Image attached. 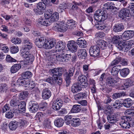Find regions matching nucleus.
I'll return each instance as SVG.
<instances>
[{"instance_id":"4468645a","label":"nucleus","mask_w":134,"mask_h":134,"mask_svg":"<svg viewBox=\"0 0 134 134\" xmlns=\"http://www.w3.org/2000/svg\"><path fill=\"white\" fill-rule=\"evenodd\" d=\"M130 11L127 9L124 8L121 10L119 12V16L123 19L126 17H128L129 15Z\"/></svg>"},{"instance_id":"2eb2a0df","label":"nucleus","mask_w":134,"mask_h":134,"mask_svg":"<svg viewBox=\"0 0 134 134\" xmlns=\"http://www.w3.org/2000/svg\"><path fill=\"white\" fill-rule=\"evenodd\" d=\"M107 85L109 86L114 87L116 85L117 81L115 79L111 77H108L107 79Z\"/></svg>"},{"instance_id":"423d86ee","label":"nucleus","mask_w":134,"mask_h":134,"mask_svg":"<svg viewBox=\"0 0 134 134\" xmlns=\"http://www.w3.org/2000/svg\"><path fill=\"white\" fill-rule=\"evenodd\" d=\"M61 68H55L50 70L51 72L53 74L52 77L54 79H56L59 76H61L62 74V71Z\"/></svg>"},{"instance_id":"6e6d98bb","label":"nucleus","mask_w":134,"mask_h":134,"mask_svg":"<svg viewBox=\"0 0 134 134\" xmlns=\"http://www.w3.org/2000/svg\"><path fill=\"white\" fill-rule=\"evenodd\" d=\"M18 123L19 126L22 127L26 125L27 124V121L24 119H20Z\"/></svg>"},{"instance_id":"4d7b16f0","label":"nucleus","mask_w":134,"mask_h":134,"mask_svg":"<svg viewBox=\"0 0 134 134\" xmlns=\"http://www.w3.org/2000/svg\"><path fill=\"white\" fill-rule=\"evenodd\" d=\"M25 79L20 78L17 80V83L20 85H24L25 86L26 83H27V82L24 80Z\"/></svg>"},{"instance_id":"393cba45","label":"nucleus","mask_w":134,"mask_h":134,"mask_svg":"<svg viewBox=\"0 0 134 134\" xmlns=\"http://www.w3.org/2000/svg\"><path fill=\"white\" fill-rule=\"evenodd\" d=\"M107 119L108 122L111 123H115L118 120L116 115L115 114L108 116Z\"/></svg>"},{"instance_id":"4be33fe9","label":"nucleus","mask_w":134,"mask_h":134,"mask_svg":"<svg viewBox=\"0 0 134 134\" xmlns=\"http://www.w3.org/2000/svg\"><path fill=\"white\" fill-rule=\"evenodd\" d=\"M82 90L81 87L79 83L74 84L71 87V91L74 93H75L80 91Z\"/></svg>"},{"instance_id":"79ce46f5","label":"nucleus","mask_w":134,"mask_h":134,"mask_svg":"<svg viewBox=\"0 0 134 134\" xmlns=\"http://www.w3.org/2000/svg\"><path fill=\"white\" fill-rule=\"evenodd\" d=\"M18 122L16 121H12L9 124V129L12 130H15L18 127Z\"/></svg>"},{"instance_id":"7c9ffc66","label":"nucleus","mask_w":134,"mask_h":134,"mask_svg":"<svg viewBox=\"0 0 134 134\" xmlns=\"http://www.w3.org/2000/svg\"><path fill=\"white\" fill-rule=\"evenodd\" d=\"M80 124V120L79 118H73L71 120V125L73 127H76L78 126Z\"/></svg>"},{"instance_id":"9d476101","label":"nucleus","mask_w":134,"mask_h":134,"mask_svg":"<svg viewBox=\"0 0 134 134\" xmlns=\"http://www.w3.org/2000/svg\"><path fill=\"white\" fill-rule=\"evenodd\" d=\"M52 94L51 91L48 88H45L42 90V96L43 99H48L51 97Z\"/></svg>"},{"instance_id":"1a4fd4ad","label":"nucleus","mask_w":134,"mask_h":134,"mask_svg":"<svg viewBox=\"0 0 134 134\" xmlns=\"http://www.w3.org/2000/svg\"><path fill=\"white\" fill-rule=\"evenodd\" d=\"M30 106L29 110L31 113H35L38 110L39 105L38 103L35 101H31L30 102Z\"/></svg>"},{"instance_id":"f03ea898","label":"nucleus","mask_w":134,"mask_h":134,"mask_svg":"<svg viewBox=\"0 0 134 134\" xmlns=\"http://www.w3.org/2000/svg\"><path fill=\"white\" fill-rule=\"evenodd\" d=\"M89 53L91 56L94 57H97L100 54V48L97 46H92L90 48Z\"/></svg>"},{"instance_id":"e2e57ef3","label":"nucleus","mask_w":134,"mask_h":134,"mask_svg":"<svg viewBox=\"0 0 134 134\" xmlns=\"http://www.w3.org/2000/svg\"><path fill=\"white\" fill-rule=\"evenodd\" d=\"M37 8L40 11L44 10L45 8V6L44 5L42 2L38 3L37 5Z\"/></svg>"},{"instance_id":"473e14b6","label":"nucleus","mask_w":134,"mask_h":134,"mask_svg":"<svg viewBox=\"0 0 134 134\" xmlns=\"http://www.w3.org/2000/svg\"><path fill=\"white\" fill-rule=\"evenodd\" d=\"M132 101L130 98H127L124 100L122 105L125 107L129 108L132 105Z\"/></svg>"},{"instance_id":"bb28decb","label":"nucleus","mask_w":134,"mask_h":134,"mask_svg":"<svg viewBox=\"0 0 134 134\" xmlns=\"http://www.w3.org/2000/svg\"><path fill=\"white\" fill-rule=\"evenodd\" d=\"M120 65L115 66L111 70V73L112 75L115 76L117 75L120 69Z\"/></svg>"},{"instance_id":"f257e3e1","label":"nucleus","mask_w":134,"mask_h":134,"mask_svg":"<svg viewBox=\"0 0 134 134\" xmlns=\"http://www.w3.org/2000/svg\"><path fill=\"white\" fill-rule=\"evenodd\" d=\"M106 14L104 11L99 10L96 12L94 15L95 20L99 22L103 21L106 19Z\"/></svg>"},{"instance_id":"de8ad7c7","label":"nucleus","mask_w":134,"mask_h":134,"mask_svg":"<svg viewBox=\"0 0 134 134\" xmlns=\"http://www.w3.org/2000/svg\"><path fill=\"white\" fill-rule=\"evenodd\" d=\"M121 38L118 35L114 36L112 40V42L114 44H118Z\"/></svg>"},{"instance_id":"9b49d317","label":"nucleus","mask_w":134,"mask_h":134,"mask_svg":"<svg viewBox=\"0 0 134 134\" xmlns=\"http://www.w3.org/2000/svg\"><path fill=\"white\" fill-rule=\"evenodd\" d=\"M78 80L80 85L82 87H85L87 86L86 77L85 75H81L78 77Z\"/></svg>"},{"instance_id":"aec40b11","label":"nucleus","mask_w":134,"mask_h":134,"mask_svg":"<svg viewBox=\"0 0 134 134\" xmlns=\"http://www.w3.org/2000/svg\"><path fill=\"white\" fill-rule=\"evenodd\" d=\"M96 44L102 49H105L108 46L107 43L103 40L97 41L96 42Z\"/></svg>"},{"instance_id":"f3484780","label":"nucleus","mask_w":134,"mask_h":134,"mask_svg":"<svg viewBox=\"0 0 134 134\" xmlns=\"http://www.w3.org/2000/svg\"><path fill=\"white\" fill-rule=\"evenodd\" d=\"M34 59V57L33 55L30 54L25 58V60H22L21 62V64L24 65L28 64V63H31Z\"/></svg>"},{"instance_id":"cd10ccee","label":"nucleus","mask_w":134,"mask_h":134,"mask_svg":"<svg viewBox=\"0 0 134 134\" xmlns=\"http://www.w3.org/2000/svg\"><path fill=\"white\" fill-rule=\"evenodd\" d=\"M21 67V65L20 64H14L11 67L10 71L12 73H15L20 69Z\"/></svg>"},{"instance_id":"3c124183","label":"nucleus","mask_w":134,"mask_h":134,"mask_svg":"<svg viewBox=\"0 0 134 134\" xmlns=\"http://www.w3.org/2000/svg\"><path fill=\"white\" fill-rule=\"evenodd\" d=\"M133 81L129 79L127 80L124 84V88H127L132 86L133 85Z\"/></svg>"},{"instance_id":"09e8293b","label":"nucleus","mask_w":134,"mask_h":134,"mask_svg":"<svg viewBox=\"0 0 134 134\" xmlns=\"http://www.w3.org/2000/svg\"><path fill=\"white\" fill-rule=\"evenodd\" d=\"M28 94L27 92L25 91L20 93L19 95V98L20 100H23L26 98Z\"/></svg>"},{"instance_id":"864d4df0","label":"nucleus","mask_w":134,"mask_h":134,"mask_svg":"<svg viewBox=\"0 0 134 134\" xmlns=\"http://www.w3.org/2000/svg\"><path fill=\"white\" fill-rule=\"evenodd\" d=\"M11 53L14 54L17 52L19 51V48L17 46H12L10 48Z\"/></svg>"},{"instance_id":"0eeeda50","label":"nucleus","mask_w":134,"mask_h":134,"mask_svg":"<svg viewBox=\"0 0 134 134\" xmlns=\"http://www.w3.org/2000/svg\"><path fill=\"white\" fill-rule=\"evenodd\" d=\"M63 101L60 99L58 98L55 100L52 104V108L54 110H59L62 107Z\"/></svg>"},{"instance_id":"13d9d810","label":"nucleus","mask_w":134,"mask_h":134,"mask_svg":"<svg viewBox=\"0 0 134 134\" xmlns=\"http://www.w3.org/2000/svg\"><path fill=\"white\" fill-rule=\"evenodd\" d=\"M121 60V58L120 57L118 58L113 61L111 63V65L112 66H114L118 64Z\"/></svg>"},{"instance_id":"49530a36","label":"nucleus","mask_w":134,"mask_h":134,"mask_svg":"<svg viewBox=\"0 0 134 134\" xmlns=\"http://www.w3.org/2000/svg\"><path fill=\"white\" fill-rule=\"evenodd\" d=\"M32 75V73L30 71H26L23 72L21 76L23 79H26L31 77Z\"/></svg>"},{"instance_id":"a211bd4d","label":"nucleus","mask_w":134,"mask_h":134,"mask_svg":"<svg viewBox=\"0 0 134 134\" xmlns=\"http://www.w3.org/2000/svg\"><path fill=\"white\" fill-rule=\"evenodd\" d=\"M87 55L86 49H80L78 50L77 52V56L80 59H84Z\"/></svg>"},{"instance_id":"c756f323","label":"nucleus","mask_w":134,"mask_h":134,"mask_svg":"<svg viewBox=\"0 0 134 134\" xmlns=\"http://www.w3.org/2000/svg\"><path fill=\"white\" fill-rule=\"evenodd\" d=\"M120 124L122 127L124 129H129L131 126L130 123L126 122L122 119L120 122Z\"/></svg>"},{"instance_id":"603ef678","label":"nucleus","mask_w":134,"mask_h":134,"mask_svg":"<svg viewBox=\"0 0 134 134\" xmlns=\"http://www.w3.org/2000/svg\"><path fill=\"white\" fill-rule=\"evenodd\" d=\"M122 103L120 102V101L117 100L115 101V102L113 105V106L115 108L119 109L122 106Z\"/></svg>"},{"instance_id":"052dcab7","label":"nucleus","mask_w":134,"mask_h":134,"mask_svg":"<svg viewBox=\"0 0 134 134\" xmlns=\"http://www.w3.org/2000/svg\"><path fill=\"white\" fill-rule=\"evenodd\" d=\"M73 4L72 7L73 10L77 9H78V6L81 5V3L80 2H77L75 1L73 2Z\"/></svg>"},{"instance_id":"412c9836","label":"nucleus","mask_w":134,"mask_h":134,"mask_svg":"<svg viewBox=\"0 0 134 134\" xmlns=\"http://www.w3.org/2000/svg\"><path fill=\"white\" fill-rule=\"evenodd\" d=\"M38 23L41 25L45 26H48L50 25L51 23L49 20L46 19L40 18L38 20Z\"/></svg>"},{"instance_id":"ddd939ff","label":"nucleus","mask_w":134,"mask_h":134,"mask_svg":"<svg viewBox=\"0 0 134 134\" xmlns=\"http://www.w3.org/2000/svg\"><path fill=\"white\" fill-rule=\"evenodd\" d=\"M134 35V31L128 30L125 31L122 35V37L125 40H127L132 38Z\"/></svg>"},{"instance_id":"e433bc0d","label":"nucleus","mask_w":134,"mask_h":134,"mask_svg":"<svg viewBox=\"0 0 134 134\" xmlns=\"http://www.w3.org/2000/svg\"><path fill=\"white\" fill-rule=\"evenodd\" d=\"M54 56V57L56 58L57 60L60 62H64L65 60L64 58V54H59L58 53L56 54H53Z\"/></svg>"},{"instance_id":"72a5a7b5","label":"nucleus","mask_w":134,"mask_h":134,"mask_svg":"<svg viewBox=\"0 0 134 134\" xmlns=\"http://www.w3.org/2000/svg\"><path fill=\"white\" fill-rule=\"evenodd\" d=\"M95 26L96 28L98 30H103L105 31H107L108 29V27L107 26H105L104 24H99L98 23L96 24Z\"/></svg>"},{"instance_id":"8fccbe9b","label":"nucleus","mask_w":134,"mask_h":134,"mask_svg":"<svg viewBox=\"0 0 134 134\" xmlns=\"http://www.w3.org/2000/svg\"><path fill=\"white\" fill-rule=\"evenodd\" d=\"M30 54L28 51H27L26 49H25L21 50V55L24 58H26Z\"/></svg>"},{"instance_id":"dca6fc26","label":"nucleus","mask_w":134,"mask_h":134,"mask_svg":"<svg viewBox=\"0 0 134 134\" xmlns=\"http://www.w3.org/2000/svg\"><path fill=\"white\" fill-rule=\"evenodd\" d=\"M76 43L80 48H85L87 46V43L86 41L82 38H78L76 41Z\"/></svg>"},{"instance_id":"ea45409f","label":"nucleus","mask_w":134,"mask_h":134,"mask_svg":"<svg viewBox=\"0 0 134 134\" xmlns=\"http://www.w3.org/2000/svg\"><path fill=\"white\" fill-rule=\"evenodd\" d=\"M130 70L127 68H124L120 71V74L121 76L125 77L126 76L129 74Z\"/></svg>"},{"instance_id":"b1692460","label":"nucleus","mask_w":134,"mask_h":134,"mask_svg":"<svg viewBox=\"0 0 134 134\" xmlns=\"http://www.w3.org/2000/svg\"><path fill=\"white\" fill-rule=\"evenodd\" d=\"M65 44L62 41H60L57 43L55 46L56 50L60 51L61 50H63L65 47Z\"/></svg>"},{"instance_id":"5fc2aeb1","label":"nucleus","mask_w":134,"mask_h":134,"mask_svg":"<svg viewBox=\"0 0 134 134\" xmlns=\"http://www.w3.org/2000/svg\"><path fill=\"white\" fill-rule=\"evenodd\" d=\"M65 120L66 124L67 125L70 124L71 119H72V116L70 115L66 116L64 118Z\"/></svg>"},{"instance_id":"0e129e2a","label":"nucleus","mask_w":134,"mask_h":134,"mask_svg":"<svg viewBox=\"0 0 134 134\" xmlns=\"http://www.w3.org/2000/svg\"><path fill=\"white\" fill-rule=\"evenodd\" d=\"M123 94L122 93H115L113 95L112 97L114 99H116L121 97L122 96H124Z\"/></svg>"},{"instance_id":"774afa93","label":"nucleus","mask_w":134,"mask_h":134,"mask_svg":"<svg viewBox=\"0 0 134 134\" xmlns=\"http://www.w3.org/2000/svg\"><path fill=\"white\" fill-rule=\"evenodd\" d=\"M128 9L129 11L132 12L134 11V3H130L128 6Z\"/></svg>"},{"instance_id":"5701e85b","label":"nucleus","mask_w":134,"mask_h":134,"mask_svg":"<svg viewBox=\"0 0 134 134\" xmlns=\"http://www.w3.org/2000/svg\"><path fill=\"white\" fill-rule=\"evenodd\" d=\"M124 28V27L122 24L119 23L116 24L113 28L114 31L116 32L122 31Z\"/></svg>"},{"instance_id":"c03bdc74","label":"nucleus","mask_w":134,"mask_h":134,"mask_svg":"<svg viewBox=\"0 0 134 134\" xmlns=\"http://www.w3.org/2000/svg\"><path fill=\"white\" fill-rule=\"evenodd\" d=\"M24 42L25 44V48L28 49H30L32 47V44L31 41L28 39L25 40Z\"/></svg>"},{"instance_id":"f704fd0d","label":"nucleus","mask_w":134,"mask_h":134,"mask_svg":"<svg viewBox=\"0 0 134 134\" xmlns=\"http://www.w3.org/2000/svg\"><path fill=\"white\" fill-rule=\"evenodd\" d=\"M126 44L125 40L121 41L118 43L117 47L120 50H122L124 48H125V50H127Z\"/></svg>"},{"instance_id":"37998d69","label":"nucleus","mask_w":134,"mask_h":134,"mask_svg":"<svg viewBox=\"0 0 134 134\" xmlns=\"http://www.w3.org/2000/svg\"><path fill=\"white\" fill-rule=\"evenodd\" d=\"M26 103L25 102L22 101L18 104V108L19 110L22 112L25 110Z\"/></svg>"},{"instance_id":"6e6552de","label":"nucleus","mask_w":134,"mask_h":134,"mask_svg":"<svg viewBox=\"0 0 134 134\" xmlns=\"http://www.w3.org/2000/svg\"><path fill=\"white\" fill-rule=\"evenodd\" d=\"M74 41H71L68 42L67 47L68 49L72 53L76 52L77 50L78 46Z\"/></svg>"},{"instance_id":"a878e982","label":"nucleus","mask_w":134,"mask_h":134,"mask_svg":"<svg viewBox=\"0 0 134 134\" xmlns=\"http://www.w3.org/2000/svg\"><path fill=\"white\" fill-rule=\"evenodd\" d=\"M115 5L113 3L111 2H108L104 5L103 8L105 9L113 10L116 9V7L113 6V5Z\"/></svg>"},{"instance_id":"f8f14e48","label":"nucleus","mask_w":134,"mask_h":134,"mask_svg":"<svg viewBox=\"0 0 134 134\" xmlns=\"http://www.w3.org/2000/svg\"><path fill=\"white\" fill-rule=\"evenodd\" d=\"M46 40V39L43 37L37 38L35 41V44L38 48L43 47Z\"/></svg>"},{"instance_id":"7ed1b4c3","label":"nucleus","mask_w":134,"mask_h":134,"mask_svg":"<svg viewBox=\"0 0 134 134\" xmlns=\"http://www.w3.org/2000/svg\"><path fill=\"white\" fill-rule=\"evenodd\" d=\"M75 72V68L73 67H71L68 71V73H66L65 75V78L67 84L69 85L70 82L71 77L72 76Z\"/></svg>"},{"instance_id":"58836bf2","label":"nucleus","mask_w":134,"mask_h":134,"mask_svg":"<svg viewBox=\"0 0 134 134\" xmlns=\"http://www.w3.org/2000/svg\"><path fill=\"white\" fill-rule=\"evenodd\" d=\"M81 109V106L80 105H73L71 110L72 113H77L80 112Z\"/></svg>"},{"instance_id":"69168bd1","label":"nucleus","mask_w":134,"mask_h":134,"mask_svg":"<svg viewBox=\"0 0 134 134\" xmlns=\"http://www.w3.org/2000/svg\"><path fill=\"white\" fill-rule=\"evenodd\" d=\"M126 46L127 47V49H130L131 46L134 44V42L133 40H130L126 42Z\"/></svg>"},{"instance_id":"bf43d9fd","label":"nucleus","mask_w":134,"mask_h":134,"mask_svg":"<svg viewBox=\"0 0 134 134\" xmlns=\"http://www.w3.org/2000/svg\"><path fill=\"white\" fill-rule=\"evenodd\" d=\"M6 60L7 62L9 63L15 62L16 60L12 57L9 55H7Z\"/></svg>"},{"instance_id":"6ab92c4d","label":"nucleus","mask_w":134,"mask_h":134,"mask_svg":"<svg viewBox=\"0 0 134 134\" xmlns=\"http://www.w3.org/2000/svg\"><path fill=\"white\" fill-rule=\"evenodd\" d=\"M25 87H28V89L30 90H31L33 89L34 91H38V89L37 87H35V83L33 82H29L28 81L27 83H26Z\"/></svg>"},{"instance_id":"20e7f679","label":"nucleus","mask_w":134,"mask_h":134,"mask_svg":"<svg viewBox=\"0 0 134 134\" xmlns=\"http://www.w3.org/2000/svg\"><path fill=\"white\" fill-rule=\"evenodd\" d=\"M66 25V24H64L63 22H60L59 23H56L54 27L55 29H56L59 31L64 32L68 29Z\"/></svg>"},{"instance_id":"338daca9","label":"nucleus","mask_w":134,"mask_h":134,"mask_svg":"<svg viewBox=\"0 0 134 134\" xmlns=\"http://www.w3.org/2000/svg\"><path fill=\"white\" fill-rule=\"evenodd\" d=\"M5 116L7 118L10 119L13 117L14 114L12 112L8 111L6 112Z\"/></svg>"},{"instance_id":"2f4dec72","label":"nucleus","mask_w":134,"mask_h":134,"mask_svg":"<svg viewBox=\"0 0 134 134\" xmlns=\"http://www.w3.org/2000/svg\"><path fill=\"white\" fill-rule=\"evenodd\" d=\"M66 25L68 29H70L75 27L76 25L75 21L72 19H70L68 20Z\"/></svg>"},{"instance_id":"c9c22d12","label":"nucleus","mask_w":134,"mask_h":134,"mask_svg":"<svg viewBox=\"0 0 134 134\" xmlns=\"http://www.w3.org/2000/svg\"><path fill=\"white\" fill-rule=\"evenodd\" d=\"M87 96V92H81L75 95V97L76 100H78L85 98Z\"/></svg>"},{"instance_id":"c85d7f7f","label":"nucleus","mask_w":134,"mask_h":134,"mask_svg":"<svg viewBox=\"0 0 134 134\" xmlns=\"http://www.w3.org/2000/svg\"><path fill=\"white\" fill-rule=\"evenodd\" d=\"M59 18V15L58 13L55 12L51 15L50 18L49 19V21L51 23L58 20Z\"/></svg>"},{"instance_id":"a18cd8bd","label":"nucleus","mask_w":134,"mask_h":134,"mask_svg":"<svg viewBox=\"0 0 134 134\" xmlns=\"http://www.w3.org/2000/svg\"><path fill=\"white\" fill-rule=\"evenodd\" d=\"M51 121L49 118L45 119L43 122V125L46 127L50 128L51 127Z\"/></svg>"},{"instance_id":"680f3d73","label":"nucleus","mask_w":134,"mask_h":134,"mask_svg":"<svg viewBox=\"0 0 134 134\" xmlns=\"http://www.w3.org/2000/svg\"><path fill=\"white\" fill-rule=\"evenodd\" d=\"M11 41L13 43L15 44H20L21 42L20 39L18 38H15L14 37H13Z\"/></svg>"},{"instance_id":"39448f33","label":"nucleus","mask_w":134,"mask_h":134,"mask_svg":"<svg viewBox=\"0 0 134 134\" xmlns=\"http://www.w3.org/2000/svg\"><path fill=\"white\" fill-rule=\"evenodd\" d=\"M56 43L55 39H52L45 41L43 48L46 49H50L54 46Z\"/></svg>"},{"instance_id":"a19ab883","label":"nucleus","mask_w":134,"mask_h":134,"mask_svg":"<svg viewBox=\"0 0 134 134\" xmlns=\"http://www.w3.org/2000/svg\"><path fill=\"white\" fill-rule=\"evenodd\" d=\"M19 103V101L18 99V98L16 97H13V98L10 102V105L13 107L17 106Z\"/></svg>"},{"instance_id":"4c0bfd02","label":"nucleus","mask_w":134,"mask_h":134,"mask_svg":"<svg viewBox=\"0 0 134 134\" xmlns=\"http://www.w3.org/2000/svg\"><path fill=\"white\" fill-rule=\"evenodd\" d=\"M64 123V120L62 118H59L54 121L55 125L58 127H60L62 126Z\"/></svg>"}]
</instances>
